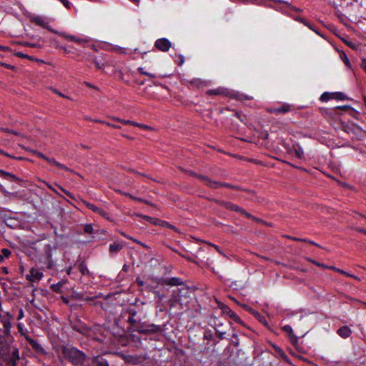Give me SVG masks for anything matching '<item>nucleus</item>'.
Instances as JSON below:
<instances>
[{
    "label": "nucleus",
    "mask_w": 366,
    "mask_h": 366,
    "mask_svg": "<svg viewBox=\"0 0 366 366\" xmlns=\"http://www.w3.org/2000/svg\"><path fill=\"white\" fill-rule=\"evenodd\" d=\"M11 319L12 315L9 312H6L1 318L4 333L6 335L5 344L1 342V361L5 364L3 366H16V362L19 360V349L12 345L14 338L10 335Z\"/></svg>",
    "instance_id": "1"
},
{
    "label": "nucleus",
    "mask_w": 366,
    "mask_h": 366,
    "mask_svg": "<svg viewBox=\"0 0 366 366\" xmlns=\"http://www.w3.org/2000/svg\"><path fill=\"white\" fill-rule=\"evenodd\" d=\"M60 350L64 360L74 366H83L88 358L83 351L71 345H61Z\"/></svg>",
    "instance_id": "2"
},
{
    "label": "nucleus",
    "mask_w": 366,
    "mask_h": 366,
    "mask_svg": "<svg viewBox=\"0 0 366 366\" xmlns=\"http://www.w3.org/2000/svg\"><path fill=\"white\" fill-rule=\"evenodd\" d=\"M30 21L31 23L35 24L36 25H38L39 26H41L44 29H47L48 31H49L54 34H58L59 36L63 37L64 39H65L66 40H68L69 41H74V42H76L78 44H80L83 41V39L79 37H77L74 35L67 34L66 32H59V31L52 29L49 26V23L45 21L44 18L41 16H34L30 17Z\"/></svg>",
    "instance_id": "3"
},
{
    "label": "nucleus",
    "mask_w": 366,
    "mask_h": 366,
    "mask_svg": "<svg viewBox=\"0 0 366 366\" xmlns=\"http://www.w3.org/2000/svg\"><path fill=\"white\" fill-rule=\"evenodd\" d=\"M162 331V327L161 325L148 323L147 322H142L141 320H139L136 327L133 328V332H137L139 334L144 335L160 333Z\"/></svg>",
    "instance_id": "4"
},
{
    "label": "nucleus",
    "mask_w": 366,
    "mask_h": 366,
    "mask_svg": "<svg viewBox=\"0 0 366 366\" xmlns=\"http://www.w3.org/2000/svg\"><path fill=\"white\" fill-rule=\"evenodd\" d=\"M336 129H340L343 132L352 134L354 137H357L360 132H362L360 127L355 124H349L343 122L342 119H339L337 122Z\"/></svg>",
    "instance_id": "5"
},
{
    "label": "nucleus",
    "mask_w": 366,
    "mask_h": 366,
    "mask_svg": "<svg viewBox=\"0 0 366 366\" xmlns=\"http://www.w3.org/2000/svg\"><path fill=\"white\" fill-rule=\"evenodd\" d=\"M207 199L210 202H212L214 203H216L217 204H218L221 207H223L229 211L238 212L242 215L244 214V213L245 212V209L244 208H242V207L238 206L237 204H235L233 202H229V201L219 200L217 199L209 198V197H207Z\"/></svg>",
    "instance_id": "6"
},
{
    "label": "nucleus",
    "mask_w": 366,
    "mask_h": 366,
    "mask_svg": "<svg viewBox=\"0 0 366 366\" xmlns=\"http://www.w3.org/2000/svg\"><path fill=\"white\" fill-rule=\"evenodd\" d=\"M18 327L19 329V332H21V335H23L25 338V340L29 343L31 345L32 350L41 355H47V352L45 350V349L35 340L31 338L28 334H24L21 330V325H19Z\"/></svg>",
    "instance_id": "7"
},
{
    "label": "nucleus",
    "mask_w": 366,
    "mask_h": 366,
    "mask_svg": "<svg viewBox=\"0 0 366 366\" xmlns=\"http://www.w3.org/2000/svg\"><path fill=\"white\" fill-rule=\"evenodd\" d=\"M18 327L19 329V332H21V335H23L25 338V340L29 343L31 345L32 350L41 355H47V352L45 350V349L35 340L31 338L28 334H24L21 330V325H19Z\"/></svg>",
    "instance_id": "8"
},
{
    "label": "nucleus",
    "mask_w": 366,
    "mask_h": 366,
    "mask_svg": "<svg viewBox=\"0 0 366 366\" xmlns=\"http://www.w3.org/2000/svg\"><path fill=\"white\" fill-rule=\"evenodd\" d=\"M18 327L19 329V332H21V335H23L25 338V340L29 343L31 345L32 350L41 355H47V352L45 350V349L35 340L31 338L28 334H24L21 330V325H19Z\"/></svg>",
    "instance_id": "9"
},
{
    "label": "nucleus",
    "mask_w": 366,
    "mask_h": 366,
    "mask_svg": "<svg viewBox=\"0 0 366 366\" xmlns=\"http://www.w3.org/2000/svg\"><path fill=\"white\" fill-rule=\"evenodd\" d=\"M219 308L222 310V312L223 314H225L228 315L231 319H232L235 322L245 327V324L244 322L241 320V318L233 311L230 309L229 307L224 304H219Z\"/></svg>",
    "instance_id": "10"
},
{
    "label": "nucleus",
    "mask_w": 366,
    "mask_h": 366,
    "mask_svg": "<svg viewBox=\"0 0 366 366\" xmlns=\"http://www.w3.org/2000/svg\"><path fill=\"white\" fill-rule=\"evenodd\" d=\"M292 106L284 103L280 107H272L267 109V112L269 114H284L292 110Z\"/></svg>",
    "instance_id": "11"
},
{
    "label": "nucleus",
    "mask_w": 366,
    "mask_h": 366,
    "mask_svg": "<svg viewBox=\"0 0 366 366\" xmlns=\"http://www.w3.org/2000/svg\"><path fill=\"white\" fill-rule=\"evenodd\" d=\"M83 203L88 209H91L92 211H93L95 213L99 214V215L104 217L105 219H107L109 221H112V219H110L109 214L106 211H104L102 208H100V207L94 205V204H92L86 201H83Z\"/></svg>",
    "instance_id": "12"
},
{
    "label": "nucleus",
    "mask_w": 366,
    "mask_h": 366,
    "mask_svg": "<svg viewBox=\"0 0 366 366\" xmlns=\"http://www.w3.org/2000/svg\"><path fill=\"white\" fill-rule=\"evenodd\" d=\"M44 254L46 261V267L48 269H52L54 267V261L52 260V247L49 244H44Z\"/></svg>",
    "instance_id": "13"
},
{
    "label": "nucleus",
    "mask_w": 366,
    "mask_h": 366,
    "mask_svg": "<svg viewBox=\"0 0 366 366\" xmlns=\"http://www.w3.org/2000/svg\"><path fill=\"white\" fill-rule=\"evenodd\" d=\"M88 366H109V361L102 355L94 356Z\"/></svg>",
    "instance_id": "14"
},
{
    "label": "nucleus",
    "mask_w": 366,
    "mask_h": 366,
    "mask_svg": "<svg viewBox=\"0 0 366 366\" xmlns=\"http://www.w3.org/2000/svg\"><path fill=\"white\" fill-rule=\"evenodd\" d=\"M172 46L171 42L167 38L158 39L154 44V46L159 51L166 52L169 51Z\"/></svg>",
    "instance_id": "15"
},
{
    "label": "nucleus",
    "mask_w": 366,
    "mask_h": 366,
    "mask_svg": "<svg viewBox=\"0 0 366 366\" xmlns=\"http://www.w3.org/2000/svg\"><path fill=\"white\" fill-rule=\"evenodd\" d=\"M126 312L129 314L127 322L129 323V330L133 332V328L136 327L139 321H137L134 317L137 315V311L134 308H129L126 310Z\"/></svg>",
    "instance_id": "16"
},
{
    "label": "nucleus",
    "mask_w": 366,
    "mask_h": 366,
    "mask_svg": "<svg viewBox=\"0 0 366 366\" xmlns=\"http://www.w3.org/2000/svg\"><path fill=\"white\" fill-rule=\"evenodd\" d=\"M206 94L208 95L229 97L231 96V91L225 88L219 87L217 89L207 90Z\"/></svg>",
    "instance_id": "17"
},
{
    "label": "nucleus",
    "mask_w": 366,
    "mask_h": 366,
    "mask_svg": "<svg viewBox=\"0 0 366 366\" xmlns=\"http://www.w3.org/2000/svg\"><path fill=\"white\" fill-rule=\"evenodd\" d=\"M43 277V273L39 270L31 268L29 271V274H27L26 279L30 282H36L40 280Z\"/></svg>",
    "instance_id": "18"
},
{
    "label": "nucleus",
    "mask_w": 366,
    "mask_h": 366,
    "mask_svg": "<svg viewBox=\"0 0 366 366\" xmlns=\"http://www.w3.org/2000/svg\"><path fill=\"white\" fill-rule=\"evenodd\" d=\"M1 178L4 179L14 182L16 184H20V183L22 182L21 179H20L19 177L15 176L14 174L5 172L4 170H1Z\"/></svg>",
    "instance_id": "19"
},
{
    "label": "nucleus",
    "mask_w": 366,
    "mask_h": 366,
    "mask_svg": "<svg viewBox=\"0 0 366 366\" xmlns=\"http://www.w3.org/2000/svg\"><path fill=\"white\" fill-rule=\"evenodd\" d=\"M274 359L272 355H264L259 359L260 362L257 366H273V360Z\"/></svg>",
    "instance_id": "20"
},
{
    "label": "nucleus",
    "mask_w": 366,
    "mask_h": 366,
    "mask_svg": "<svg viewBox=\"0 0 366 366\" xmlns=\"http://www.w3.org/2000/svg\"><path fill=\"white\" fill-rule=\"evenodd\" d=\"M224 324L221 322L220 321L217 320L216 319L214 322V329L216 332L217 335L220 340H223L224 338V335L226 334V332L224 331L222 327H223Z\"/></svg>",
    "instance_id": "21"
},
{
    "label": "nucleus",
    "mask_w": 366,
    "mask_h": 366,
    "mask_svg": "<svg viewBox=\"0 0 366 366\" xmlns=\"http://www.w3.org/2000/svg\"><path fill=\"white\" fill-rule=\"evenodd\" d=\"M282 330L284 332L288 333L289 339L293 345H295L297 343L298 339H297V336L293 333V330H292V328L291 327V326H290L288 325H285L282 327Z\"/></svg>",
    "instance_id": "22"
},
{
    "label": "nucleus",
    "mask_w": 366,
    "mask_h": 366,
    "mask_svg": "<svg viewBox=\"0 0 366 366\" xmlns=\"http://www.w3.org/2000/svg\"><path fill=\"white\" fill-rule=\"evenodd\" d=\"M164 284L169 286H180L184 284L182 280L179 277H169L164 280Z\"/></svg>",
    "instance_id": "23"
},
{
    "label": "nucleus",
    "mask_w": 366,
    "mask_h": 366,
    "mask_svg": "<svg viewBox=\"0 0 366 366\" xmlns=\"http://www.w3.org/2000/svg\"><path fill=\"white\" fill-rule=\"evenodd\" d=\"M337 335L342 338H347L352 334V330L348 326H342L337 330Z\"/></svg>",
    "instance_id": "24"
},
{
    "label": "nucleus",
    "mask_w": 366,
    "mask_h": 366,
    "mask_svg": "<svg viewBox=\"0 0 366 366\" xmlns=\"http://www.w3.org/2000/svg\"><path fill=\"white\" fill-rule=\"evenodd\" d=\"M207 179H203V181L205 182V184L212 188V189H217L219 187H222V182L212 180L209 177L206 176Z\"/></svg>",
    "instance_id": "25"
},
{
    "label": "nucleus",
    "mask_w": 366,
    "mask_h": 366,
    "mask_svg": "<svg viewBox=\"0 0 366 366\" xmlns=\"http://www.w3.org/2000/svg\"><path fill=\"white\" fill-rule=\"evenodd\" d=\"M78 269L79 270V272H81V275H83V276H86H86H91L92 275V273L90 272V271L87 268L86 264L84 260L78 264Z\"/></svg>",
    "instance_id": "26"
},
{
    "label": "nucleus",
    "mask_w": 366,
    "mask_h": 366,
    "mask_svg": "<svg viewBox=\"0 0 366 366\" xmlns=\"http://www.w3.org/2000/svg\"><path fill=\"white\" fill-rule=\"evenodd\" d=\"M66 283V280H61L59 282L56 284H53L51 285L50 288L51 290L56 293H61V288Z\"/></svg>",
    "instance_id": "27"
},
{
    "label": "nucleus",
    "mask_w": 366,
    "mask_h": 366,
    "mask_svg": "<svg viewBox=\"0 0 366 366\" xmlns=\"http://www.w3.org/2000/svg\"><path fill=\"white\" fill-rule=\"evenodd\" d=\"M123 248V245L119 243L114 242L109 245V252L111 254H115L119 252Z\"/></svg>",
    "instance_id": "28"
},
{
    "label": "nucleus",
    "mask_w": 366,
    "mask_h": 366,
    "mask_svg": "<svg viewBox=\"0 0 366 366\" xmlns=\"http://www.w3.org/2000/svg\"><path fill=\"white\" fill-rule=\"evenodd\" d=\"M2 132H4L8 135H11V137L10 140H14V139H13L14 137H23V135L20 132L9 129L8 128L1 127V133Z\"/></svg>",
    "instance_id": "29"
},
{
    "label": "nucleus",
    "mask_w": 366,
    "mask_h": 366,
    "mask_svg": "<svg viewBox=\"0 0 366 366\" xmlns=\"http://www.w3.org/2000/svg\"><path fill=\"white\" fill-rule=\"evenodd\" d=\"M228 97L235 99L237 100H240V101L252 99V97H249L247 95H244L243 94H240L239 92H232V91H231V96H229Z\"/></svg>",
    "instance_id": "30"
},
{
    "label": "nucleus",
    "mask_w": 366,
    "mask_h": 366,
    "mask_svg": "<svg viewBox=\"0 0 366 366\" xmlns=\"http://www.w3.org/2000/svg\"><path fill=\"white\" fill-rule=\"evenodd\" d=\"M330 269H332L333 271L339 272V273H340V274H342L343 275H345L347 277H352V278H353L355 280H360V278H358L357 276H355L354 274H350V273H348V272H345V271H344V270H342V269H341L340 268L335 267L334 266H331L330 267Z\"/></svg>",
    "instance_id": "31"
},
{
    "label": "nucleus",
    "mask_w": 366,
    "mask_h": 366,
    "mask_svg": "<svg viewBox=\"0 0 366 366\" xmlns=\"http://www.w3.org/2000/svg\"><path fill=\"white\" fill-rule=\"evenodd\" d=\"M273 348L285 362H289V358L282 348L275 345H273Z\"/></svg>",
    "instance_id": "32"
},
{
    "label": "nucleus",
    "mask_w": 366,
    "mask_h": 366,
    "mask_svg": "<svg viewBox=\"0 0 366 366\" xmlns=\"http://www.w3.org/2000/svg\"><path fill=\"white\" fill-rule=\"evenodd\" d=\"M260 323H262L263 325L266 326L269 328V325L267 321L266 317L261 315L258 311L257 312H255V315L254 316Z\"/></svg>",
    "instance_id": "33"
},
{
    "label": "nucleus",
    "mask_w": 366,
    "mask_h": 366,
    "mask_svg": "<svg viewBox=\"0 0 366 366\" xmlns=\"http://www.w3.org/2000/svg\"><path fill=\"white\" fill-rule=\"evenodd\" d=\"M350 109H352V107L350 106H348V105L340 106V107H337L334 108L332 109V113L335 115H340V110L348 111Z\"/></svg>",
    "instance_id": "34"
},
{
    "label": "nucleus",
    "mask_w": 366,
    "mask_h": 366,
    "mask_svg": "<svg viewBox=\"0 0 366 366\" xmlns=\"http://www.w3.org/2000/svg\"><path fill=\"white\" fill-rule=\"evenodd\" d=\"M14 55L16 56H18V57H20V58H25V59H28L31 60V61H41V62H42L41 60H40L39 59H36V58H34V57H33L31 56H29V55L26 54H24L22 52H16L14 54Z\"/></svg>",
    "instance_id": "35"
},
{
    "label": "nucleus",
    "mask_w": 366,
    "mask_h": 366,
    "mask_svg": "<svg viewBox=\"0 0 366 366\" xmlns=\"http://www.w3.org/2000/svg\"><path fill=\"white\" fill-rule=\"evenodd\" d=\"M334 99L337 100H345L349 99L347 96L342 92H332Z\"/></svg>",
    "instance_id": "36"
},
{
    "label": "nucleus",
    "mask_w": 366,
    "mask_h": 366,
    "mask_svg": "<svg viewBox=\"0 0 366 366\" xmlns=\"http://www.w3.org/2000/svg\"><path fill=\"white\" fill-rule=\"evenodd\" d=\"M320 99L322 102H327V101H329L330 99H333L332 93H330V92H324V93L320 96Z\"/></svg>",
    "instance_id": "37"
},
{
    "label": "nucleus",
    "mask_w": 366,
    "mask_h": 366,
    "mask_svg": "<svg viewBox=\"0 0 366 366\" xmlns=\"http://www.w3.org/2000/svg\"><path fill=\"white\" fill-rule=\"evenodd\" d=\"M137 71H139V74L145 75L149 78L154 79L157 77L155 74L146 71L142 67H138Z\"/></svg>",
    "instance_id": "38"
},
{
    "label": "nucleus",
    "mask_w": 366,
    "mask_h": 366,
    "mask_svg": "<svg viewBox=\"0 0 366 366\" xmlns=\"http://www.w3.org/2000/svg\"><path fill=\"white\" fill-rule=\"evenodd\" d=\"M112 119L114 120V121H116V122H121L125 125H132L133 126V124H134V122L133 121H131V120H125V119H120V118H118V117H112Z\"/></svg>",
    "instance_id": "39"
},
{
    "label": "nucleus",
    "mask_w": 366,
    "mask_h": 366,
    "mask_svg": "<svg viewBox=\"0 0 366 366\" xmlns=\"http://www.w3.org/2000/svg\"><path fill=\"white\" fill-rule=\"evenodd\" d=\"M243 215L245 216L247 218L251 219L256 222H261V223L264 222V221L262 219L252 215L250 213L247 212L246 210Z\"/></svg>",
    "instance_id": "40"
},
{
    "label": "nucleus",
    "mask_w": 366,
    "mask_h": 366,
    "mask_svg": "<svg viewBox=\"0 0 366 366\" xmlns=\"http://www.w3.org/2000/svg\"><path fill=\"white\" fill-rule=\"evenodd\" d=\"M307 260L309 262H310L311 263H312L313 264H315V265H316L317 267H322L323 269H330V267H331V266L326 265V264H325L323 263H320V262H317L316 260H314V259H310V258L307 259Z\"/></svg>",
    "instance_id": "41"
},
{
    "label": "nucleus",
    "mask_w": 366,
    "mask_h": 366,
    "mask_svg": "<svg viewBox=\"0 0 366 366\" xmlns=\"http://www.w3.org/2000/svg\"><path fill=\"white\" fill-rule=\"evenodd\" d=\"M161 226H162V227H166V228H169V229H172V230H174V231H175V232H179V231H178V229H177V228L175 226H174V225L171 224L170 223H169V222H167V221H164V220H163V221L161 222Z\"/></svg>",
    "instance_id": "42"
},
{
    "label": "nucleus",
    "mask_w": 366,
    "mask_h": 366,
    "mask_svg": "<svg viewBox=\"0 0 366 366\" xmlns=\"http://www.w3.org/2000/svg\"><path fill=\"white\" fill-rule=\"evenodd\" d=\"M187 174H189L190 176H192V177H194L196 178H198V179H199L202 181H203V179H206V176L202 175V174H199L196 173L195 172H194L192 170H189L187 172Z\"/></svg>",
    "instance_id": "43"
},
{
    "label": "nucleus",
    "mask_w": 366,
    "mask_h": 366,
    "mask_svg": "<svg viewBox=\"0 0 366 366\" xmlns=\"http://www.w3.org/2000/svg\"><path fill=\"white\" fill-rule=\"evenodd\" d=\"M133 126L137 127L139 128L144 129H146V130H148V131H152L153 129L152 127H151L149 125L137 123V122H134Z\"/></svg>",
    "instance_id": "44"
},
{
    "label": "nucleus",
    "mask_w": 366,
    "mask_h": 366,
    "mask_svg": "<svg viewBox=\"0 0 366 366\" xmlns=\"http://www.w3.org/2000/svg\"><path fill=\"white\" fill-rule=\"evenodd\" d=\"M92 62L95 64V66L97 69H104V63H102V61H99L98 59H92Z\"/></svg>",
    "instance_id": "45"
},
{
    "label": "nucleus",
    "mask_w": 366,
    "mask_h": 366,
    "mask_svg": "<svg viewBox=\"0 0 366 366\" xmlns=\"http://www.w3.org/2000/svg\"><path fill=\"white\" fill-rule=\"evenodd\" d=\"M213 339V334L210 330H205L204 332V340H212Z\"/></svg>",
    "instance_id": "46"
},
{
    "label": "nucleus",
    "mask_w": 366,
    "mask_h": 366,
    "mask_svg": "<svg viewBox=\"0 0 366 366\" xmlns=\"http://www.w3.org/2000/svg\"><path fill=\"white\" fill-rule=\"evenodd\" d=\"M120 234H121V235H122L123 237H126L127 239H131V240H132L134 242H137V244H142V246L145 247V244H143V243L140 242L139 241H138V240H137L136 239L133 238L132 237H131V236H129V235H128V234H125L124 232H120Z\"/></svg>",
    "instance_id": "47"
},
{
    "label": "nucleus",
    "mask_w": 366,
    "mask_h": 366,
    "mask_svg": "<svg viewBox=\"0 0 366 366\" xmlns=\"http://www.w3.org/2000/svg\"><path fill=\"white\" fill-rule=\"evenodd\" d=\"M84 231L87 234L93 233V227L92 224H86L84 226Z\"/></svg>",
    "instance_id": "48"
},
{
    "label": "nucleus",
    "mask_w": 366,
    "mask_h": 366,
    "mask_svg": "<svg viewBox=\"0 0 366 366\" xmlns=\"http://www.w3.org/2000/svg\"><path fill=\"white\" fill-rule=\"evenodd\" d=\"M282 237L285 238H287L288 239H291V240L296 241V242L306 241V239L298 238V237L290 236L287 234L282 235Z\"/></svg>",
    "instance_id": "49"
},
{
    "label": "nucleus",
    "mask_w": 366,
    "mask_h": 366,
    "mask_svg": "<svg viewBox=\"0 0 366 366\" xmlns=\"http://www.w3.org/2000/svg\"><path fill=\"white\" fill-rule=\"evenodd\" d=\"M283 4H285L288 8L291 10L296 12H301L302 9L295 6H292L288 1H283Z\"/></svg>",
    "instance_id": "50"
},
{
    "label": "nucleus",
    "mask_w": 366,
    "mask_h": 366,
    "mask_svg": "<svg viewBox=\"0 0 366 366\" xmlns=\"http://www.w3.org/2000/svg\"><path fill=\"white\" fill-rule=\"evenodd\" d=\"M231 342L236 347L239 345V340L237 334H233L232 336Z\"/></svg>",
    "instance_id": "51"
},
{
    "label": "nucleus",
    "mask_w": 366,
    "mask_h": 366,
    "mask_svg": "<svg viewBox=\"0 0 366 366\" xmlns=\"http://www.w3.org/2000/svg\"><path fill=\"white\" fill-rule=\"evenodd\" d=\"M11 251L9 249H1V259L3 257L8 258L11 255Z\"/></svg>",
    "instance_id": "52"
},
{
    "label": "nucleus",
    "mask_w": 366,
    "mask_h": 366,
    "mask_svg": "<svg viewBox=\"0 0 366 366\" xmlns=\"http://www.w3.org/2000/svg\"><path fill=\"white\" fill-rule=\"evenodd\" d=\"M243 308L246 310V311H248L250 314H252L253 316L255 315V312H257V310H254L253 308H252L251 307L247 305H242Z\"/></svg>",
    "instance_id": "53"
},
{
    "label": "nucleus",
    "mask_w": 366,
    "mask_h": 366,
    "mask_svg": "<svg viewBox=\"0 0 366 366\" xmlns=\"http://www.w3.org/2000/svg\"><path fill=\"white\" fill-rule=\"evenodd\" d=\"M29 151L31 152L32 154L36 155L39 158H41L44 159H46V157L44 154H42L36 150L29 149Z\"/></svg>",
    "instance_id": "54"
},
{
    "label": "nucleus",
    "mask_w": 366,
    "mask_h": 366,
    "mask_svg": "<svg viewBox=\"0 0 366 366\" xmlns=\"http://www.w3.org/2000/svg\"><path fill=\"white\" fill-rule=\"evenodd\" d=\"M233 115L234 117H236L237 118H238L241 122H244V118H245L244 115L242 114L241 113H239L237 111H234Z\"/></svg>",
    "instance_id": "55"
},
{
    "label": "nucleus",
    "mask_w": 366,
    "mask_h": 366,
    "mask_svg": "<svg viewBox=\"0 0 366 366\" xmlns=\"http://www.w3.org/2000/svg\"><path fill=\"white\" fill-rule=\"evenodd\" d=\"M1 66H4V67L9 69H11V70H13L15 72H16L17 70H18L16 66H13L11 64L3 63V62H1Z\"/></svg>",
    "instance_id": "56"
},
{
    "label": "nucleus",
    "mask_w": 366,
    "mask_h": 366,
    "mask_svg": "<svg viewBox=\"0 0 366 366\" xmlns=\"http://www.w3.org/2000/svg\"><path fill=\"white\" fill-rule=\"evenodd\" d=\"M231 189H234V190H243V191H245V192H249V193H252V194H255L253 191H251V190H249V189H242V187H239L237 185H233L232 184V187H231Z\"/></svg>",
    "instance_id": "57"
},
{
    "label": "nucleus",
    "mask_w": 366,
    "mask_h": 366,
    "mask_svg": "<svg viewBox=\"0 0 366 366\" xmlns=\"http://www.w3.org/2000/svg\"><path fill=\"white\" fill-rule=\"evenodd\" d=\"M49 164H51V165H54L56 167H57V164H59L58 162L56 161V159L54 158H49L46 157V159H45Z\"/></svg>",
    "instance_id": "58"
},
{
    "label": "nucleus",
    "mask_w": 366,
    "mask_h": 366,
    "mask_svg": "<svg viewBox=\"0 0 366 366\" xmlns=\"http://www.w3.org/2000/svg\"><path fill=\"white\" fill-rule=\"evenodd\" d=\"M57 167L63 169V170H65L66 172H73L70 168H69L68 167H66V165L63 164H61L59 162V164H57Z\"/></svg>",
    "instance_id": "59"
},
{
    "label": "nucleus",
    "mask_w": 366,
    "mask_h": 366,
    "mask_svg": "<svg viewBox=\"0 0 366 366\" xmlns=\"http://www.w3.org/2000/svg\"><path fill=\"white\" fill-rule=\"evenodd\" d=\"M295 20L303 24L304 25H307V20L305 19V18L297 16V17L295 18Z\"/></svg>",
    "instance_id": "60"
},
{
    "label": "nucleus",
    "mask_w": 366,
    "mask_h": 366,
    "mask_svg": "<svg viewBox=\"0 0 366 366\" xmlns=\"http://www.w3.org/2000/svg\"><path fill=\"white\" fill-rule=\"evenodd\" d=\"M121 194H122L123 195L126 196V197H129L130 199H133V200H136V201H138V199H139V197H134L133 196L132 194H129V193H127V192H119Z\"/></svg>",
    "instance_id": "61"
},
{
    "label": "nucleus",
    "mask_w": 366,
    "mask_h": 366,
    "mask_svg": "<svg viewBox=\"0 0 366 366\" xmlns=\"http://www.w3.org/2000/svg\"><path fill=\"white\" fill-rule=\"evenodd\" d=\"M163 220L162 219H159L158 218H154L153 217V219L152 220V222H150L151 224H154V225H159V226H161V222H162Z\"/></svg>",
    "instance_id": "62"
},
{
    "label": "nucleus",
    "mask_w": 366,
    "mask_h": 366,
    "mask_svg": "<svg viewBox=\"0 0 366 366\" xmlns=\"http://www.w3.org/2000/svg\"><path fill=\"white\" fill-rule=\"evenodd\" d=\"M137 215L140 217H142V219L149 222H151L152 220L153 219V217L147 216V215H144V214H137Z\"/></svg>",
    "instance_id": "63"
},
{
    "label": "nucleus",
    "mask_w": 366,
    "mask_h": 366,
    "mask_svg": "<svg viewBox=\"0 0 366 366\" xmlns=\"http://www.w3.org/2000/svg\"><path fill=\"white\" fill-rule=\"evenodd\" d=\"M295 154L298 158H302L303 154V151L302 149H295Z\"/></svg>",
    "instance_id": "64"
}]
</instances>
